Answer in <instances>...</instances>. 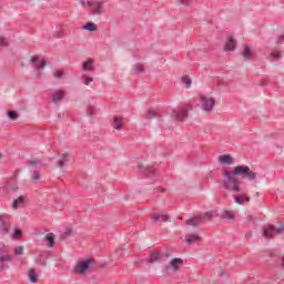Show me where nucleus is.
Here are the masks:
<instances>
[{
	"instance_id": "obj_1",
	"label": "nucleus",
	"mask_w": 284,
	"mask_h": 284,
	"mask_svg": "<svg viewBox=\"0 0 284 284\" xmlns=\"http://www.w3.org/2000/svg\"><path fill=\"white\" fill-rule=\"evenodd\" d=\"M222 176V185L226 192H231L232 194H243V189H241V184L236 176L247 179V181H255L256 173L252 171L250 166H236L233 171H223Z\"/></svg>"
},
{
	"instance_id": "obj_2",
	"label": "nucleus",
	"mask_w": 284,
	"mask_h": 284,
	"mask_svg": "<svg viewBox=\"0 0 284 284\" xmlns=\"http://www.w3.org/2000/svg\"><path fill=\"white\" fill-rule=\"evenodd\" d=\"M103 3H105V1H100V2L87 1V6L91 8V14L95 17H101V14H105V9H103Z\"/></svg>"
},
{
	"instance_id": "obj_3",
	"label": "nucleus",
	"mask_w": 284,
	"mask_h": 284,
	"mask_svg": "<svg viewBox=\"0 0 284 284\" xmlns=\"http://www.w3.org/2000/svg\"><path fill=\"white\" fill-rule=\"evenodd\" d=\"M190 110V105L185 104L183 105L180 111L173 110L172 112V119H175V121H185L187 119V111Z\"/></svg>"
},
{
	"instance_id": "obj_4",
	"label": "nucleus",
	"mask_w": 284,
	"mask_h": 284,
	"mask_svg": "<svg viewBox=\"0 0 284 284\" xmlns=\"http://www.w3.org/2000/svg\"><path fill=\"white\" fill-rule=\"evenodd\" d=\"M215 103L216 101H214V98H207V97L201 95V105L204 112H212Z\"/></svg>"
},
{
	"instance_id": "obj_5",
	"label": "nucleus",
	"mask_w": 284,
	"mask_h": 284,
	"mask_svg": "<svg viewBox=\"0 0 284 284\" xmlns=\"http://www.w3.org/2000/svg\"><path fill=\"white\" fill-rule=\"evenodd\" d=\"M138 170L141 172V174H144V176H148L149 179H154L156 175V169L152 165L144 166L143 164H138Z\"/></svg>"
},
{
	"instance_id": "obj_6",
	"label": "nucleus",
	"mask_w": 284,
	"mask_h": 284,
	"mask_svg": "<svg viewBox=\"0 0 284 284\" xmlns=\"http://www.w3.org/2000/svg\"><path fill=\"white\" fill-rule=\"evenodd\" d=\"M275 235H276V226L272 224H267L262 227L263 239H274Z\"/></svg>"
},
{
	"instance_id": "obj_7",
	"label": "nucleus",
	"mask_w": 284,
	"mask_h": 284,
	"mask_svg": "<svg viewBox=\"0 0 284 284\" xmlns=\"http://www.w3.org/2000/svg\"><path fill=\"white\" fill-rule=\"evenodd\" d=\"M0 232L2 234H10V216L0 215Z\"/></svg>"
},
{
	"instance_id": "obj_8",
	"label": "nucleus",
	"mask_w": 284,
	"mask_h": 284,
	"mask_svg": "<svg viewBox=\"0 0 284 284\" xmlns=\"http://www.w3.org/2000/svg\"><path fill=\"white\" fill-rule=\"evenodd\" d=\"M65 97V91L63 89L59 88L55 91L51 93V99L53 103H59V101H63Z\"/></svg>"
},
{
	"instance_id": "obj_9",
	"label": "nucleus",
	"mask_w": 284,
	"mask_h": 284,
	"mask_svg": "<svg viewBox=\"0 0 284 284\" xmlns=\"http://www.w3.org/2000/svg\"><path fill=\"white\" fill-rule=\"evenodd\" d=\"M90 260H84L75 267V272H79V274H85V272H88V270L90 268Z\"/></svg>"
},
{
	"instance_id": "obj_10",
	"label": "nucleus",
	"mask_w": 284,
	"mask_h": 284,
	"mask_svg": "<svg viewBox=\"0 0 284 284\" xmlns=\"http://www.w3.org/2000/svg\"><path fill=\"white\" fill-rule=\"evenodd\" d=\"M152 221L153 223H156V221H161L162 223H170V215L154 213L152 215Z\"/></svg>"
},
{
	"instance_id": "obj_11",
	"label": "nucleus",
	"mask_w": 284,
	"mask_h": 284,
	"mask_svg": "<svg viewBox=\"0 0 284 284\" xmlns=\"http://www.w3.org/2000/svg\"><path fill=\"white\" fill-rule=\"evenodd\" d=\"M183 263V260L182 258H179V257H175V258H172L169 263V266H166V270H172V272H176L179 270L178 265H182Z\"/></svg>"
},
{
	"instance_id": "obj_12",
	"label": "nucleus",
	"mask_w": 284,
	"mask_h": 284,
	"mask_svg": "<svg viewBox=\"0 0 284 284\" xmlns=\"http://www.w3.org/2000/svg\"><path fill=\"white\" fill-rule=\"evenodd\" d=\"M236 48V41L234 40V37L230 36L229 40L224 47L225 52H233Z\"/></svg>"
},
{
	"instance_id": "obj_13",
	"label": "nucleus",
	"mask_w": 284,
	"mask_h": 284,
	"mask_svg": "<svg viewBox=\"0 0 284 284\" xmlns=\"http://www.w3.org/2000/svg\"><path fill=\"white\" fill-rule=\"evenodd\" d=\"M186 245H193V243H199L201 236L199 234H189L185 236Z\"/></svg>"
},
{
	"instance_id": "obj_14",
	"label": "nucleus",
	"mask_w": 284,
	"mask_h": 284,
	"mask_svg": "<svg viewBox=\"0 0 284 284\" xmlns=\"http://www.w3.org/2000/svg\"><path fill=\"white\" fill-rule=\"evenodd\" d=\"M31 63H34L36 70H39L40 68H45V65H48V61L45 60L39 62V57H32Z\"/></svg>"
},
{
	"instance_id": "obj_15",
	"label": "nucleus",
	"mask_w": 284,
	"mask_h": 284,
	"mask_svg": "<svg viewBox=\"0 0 284 284\" xmlns=\"http://www.w3.org/2000/svg\"><path fill=\"white\" fill-rule=\"evenodd\" d=\"M123 121L124 119L122 116L116 115L113 120V128L114 130H123Z\"/></svg>"
},
{
	"instance_id": "obj_16",
	"label": "nucleus",
	"mask_w": 284,
	"mask_h": 284,
	"mask_svg": "<svg viewBox=\"0 0 284 284\" xmlns=\"http://www.w3.org/2000/svg\"><path fill=\"white\" fill-rule=\"evenodd\" d=\"M19 190V186L17 184H7L4 187H2V192L6 194H14Z\"/></svg>"
},
{
	"instance_id": "obj_17",
	"label": "nucleus",
	"mask_w": 284,
	"mask_h": 284,
	"mask_svg": "<svg viewBox=\"0 0 284 284\" xmlns=\"http://www.w3.org/2000/svg\"><path fill=\"white\" fill-rule=\"evenodd\" d=\"M82 69L85 72H92V70H94V62L92 61V59H89V60L84 61L82 63Z\"/></svg>"
},
{
	"instance_id": "obj_18",
	"label": "nucleus",
	"mask_w": 284,
	"mask_h": 284,
	"mask_svg": "<svg viewBox=\"0 0 284 284\" xmlns=\"http://www.w3.org/2000/svg\"><path fill=\"white\" fill-rule=\"evenodd\" d=\"M234 199H235V203H237L239 205H243V203H250V197H243V193L241 194H234L232 193Z\"/></svg>"
},
{
	"instance_id": "obj_19",
	"label": "nucleus",
	"mask_w": 284,
	"mask_h": 284,
	"mask_svg": "<svg viewBox=\"0 0 284 284\" xmlns=\"http://www.w3.org/2000/svg\"><path fill=\"white\" fill-rule=\"evenodd\" d=\"M220 163H222V165H232V163H234V159L227 154H224L220 156Z\"/></svg>"
},
{
	"instance_id": "obj_20",
	"label": "nucleus",
	"mask_w": 284,
	"mask_h": 284,
	"mask_svg": "<svg viewBox=\"0 0 284 284\" xmlns=\"http://www.w3.org/2000/svg\"><path fill=\"white\" fill-rule=\"evenodd\" d=\"M221 219L223 221H234V212L224 210L222 211Z\"/></svg>"
},
{
	"instance_id": "obj_21",
	"label": "nucleus",
	"mask_w": 284,
	"mask_h": 284,
	"mask_svg": "<svg viewBox=\"0 0 284 284\" xmlns=\"http://www.w3.org/2000/svg\"><path fill=\"white\" fill-rule=\"evenodd\" d=\"M161 116V112L154 110V109H149L146 113V119L152 120V119H159Z\"/></svg>"
},
{
	"instance_id": "obj_22",
	"label": "nucleus",
	"mask_w": 284,
	"mask_h": 284,
	"mask_svg": "<svg viewBox=\"0 0 284 284\" xmlns=\"http://www.w3.org/2000/svg\"><path fill=\"white\" fill-rule=\"evenodd\" d=\"M26 203V197L23 195H20L17 200L13 201L12 207L13 210H17L18 207H21Z\"/></svg>"
},
{
	"instance_id": "obj_23",
	"label": "nucleus",
	"mask_w": 284,
	"mask_h": 284,
	"mask_svg": "<svg viewBox=\"0 0 284 284\" xmlns=\"http://www.w3.org/2000/svg\"><path fill=\"white\" fill-rule=\"evenodd\" d=\"M28 278L30 283H37V278H39V274H37V271H34V268L29 270Z\"/></svg>"
},
{
	"instance_id": "obj_24",
	"label": "nucleus",
	"mask_w": 284,
	"mask_h": 284,
	"mask_svg": "<svg viewBox=\"0 0 284 284\" xmlns=\"http://www.w3.org/2000/svg\"><path fill=\"white\" fill-rule=\"evenodd\" d=\"M48 247H54V233H48L44 237Z\"/></svg>"
},
{
	"instance_id": "obj_25",
	"label": "nucleus",
	"mask_w": 284,
	"mask_h": 284,
	"mask_svg": "<svg viewBox=\"0 0 284 284\" xmlns=\"http://www.w3.org/2000/svg\"><path fill=\"white\" fill-rule=\"evenodd\" d=\"M242 54L246 61H248V59H252V57L254 55V53H252V50L250 49V45H244Z\"/></svg>"
},
{
	"instance_id": "obj_26",
	"label": "nucleus",
	"mask_w": 284,
	"mask_h": 284,
	"mask_svg": "<svg viewBox=\"0 0 284 284\" xmlns=\"http://www.w3.org/2000/svg\"><path fill=\"white\" fill-rule=\"evenodd\" d=\"M186 225H191L192 227H199V225H201V219L192 217L186 221Z\"/></svg>"
},
{
	"instance_id": "obj_27",
	"label": "nucleus",
	"mask_w": 284,
	"mask_h": 284,
	"mask_svg": "<svg viewBox=\"0 0 284 284\" xmlns=\"http://www.w3.org/2000/svg\"><path fill=\"white\" fill-rule=\"evenodd\" d=\"M83 30H88V32H97V24H94V22H88L84 24Z\"/></svg>"
},
{
	"instance_id": "obj_28",
	"label": "nucleus",
	"mask_w": 284,
	"mask_h": 284,
	"mask_svg": "<svg viewBox=\"0 0 284 284\" xmlns=\"http://www.w3.org/2000/svg\"><path fill=\"white\" fill-rule=\"evenodd\" d=\"M159 252H152L150 256L146 258V263H154V261H159Z\"/></svg>"
},
{
	"instance_id": "obj_29",
	"label": "nucleus",
	"mask_w": 284,
	"mask_h": 284,
	"mask_svg": "<svg viewBox=\"0 0 284 284\" xmlns=\"http://www.w3.org/2000/svg\"><path fill=\"white\" fill-rule=\"evenodd\" d=\"M182 83H184V85H186L187 89L191 88L192 85V79H190V77L187 75H183L181 79Z\"/></svg>"
},
{
	"instance_id": "obj_30",
	"label": "nucleus",
	"mask_w": 284,
	"mask_h": 284,
	"mask_svg": "<svg viewBox=\"0 0 284 284\" xmlns=\"http://www.w3.org/2000/svg\"><path fill=\"white\" fill-rule=\"evenodd\" d=\"M63 77H65V71H63V70H57L53 72L54 79H63Z\"/></svg>"
},
{
	"instance_id": "obj_31",
	"label": "nucleus",
	"mask_w": 284,
	"mask_h": 284,
	"mask_svg": "<svg viewBox=\"0 0 284 284\" xmlns=\"http://www.w3.org/2000/svg\"><path fill=\"white\" fill-rule=\"evenodd\" d=\"M81 79L82 81H84V85H90L94 81V79L88 77V74L85 73L82 74Z\"/></svg>"
},
{
	"instance_id": "obj_32",
	"label": "nucleus",
	"mask_w": 284,
	"mask_h": 284,
	"mask_svg": "<svg viewBox=\"0 0 284 284\" xmlns=\"http://www.w3.org/2000/svg\"><path fill=\"white\" fill-rule=\"evenodd\" d=\"M0 263H12V255H0Z\"/></svg>"
},
{
	"instance_id": "obj_33",
	"label": "nucleus",
	"mask_w": 284,
	"mask_h": 284,
	"mask_svg": "<svg viewBox=\"0 0 284 284\" xmlns=\"http://www.w3.org/2000/svg\"><path fill=\"white\" fill-rule=\"evenodd\" d=\"M216 211H207L203 214V219H206V221H212L214 214Z\"/></svg>"
},
{
	"instance_id": "obj_34",
	"label": "nucleus",
	"mask_w": 284,
	"mask_h": 284,
	"mask_svg": "<svg viewBox=\"0 0 284 284\" xmlns=\"http://www.w3.org/2000/svg\"><path fill=\"white\" fill-rule=\"evenodd\" d=\"M97 112V106L94 105H89L88 109H87V114L89 116H94V113Z\"/></svg>"
},
{
	"instance_id": "obj_35",
	"label": "nucleus",
	"mask_w": 284,
	"mask_h": 284,
	"mask_svg": "<svg viewBox=\"0 0 284 284\" xmlns=\"http://www.w3.org/2000/svg\"><path fill=\"white\" fill-rule=\"evenodd\" d=\"M68 162V155L63 154L62 158L58 161V166L63 168L65 163Z\"/></svg>"
},
{
	"instance_id": "obj_36",
	"label": "nucleus",
	"mask_w": 284,
	"mask_h": 284,
	"mask_svg": "<svg viewBox=\"0 0 284 284\" xmlns=\"http://www.w3.org/2000/svg\"><path fill=\"white\" fill-rule=\"evenodd\" d=\"M72 234V229H65L63 234L60 236L61 241H65L67 236H70Z\"/></svg>"
},
{
	"instance_id": "obj_37",
	"label": "nucleus",
	"mask_w": 284,
	"mask_h": 284,
	"mask_svg": "<svg viewBox=\"0 0 284 284\" xmlns=\"http://www.w3.org/2000/svg\"><path fill=\"white\" fill-rule=\"evenodd\" d=\"M8 116L11 121H17V119H19V114L16 111H9Z\"/></svg>"
},
{
	"instance_id": "obj_38",
	"label": "nucleus",
	"mask_w": 284,
	"mask_h": 284,
	"mask_svg": "<svg viewBox=\"0 0 284 284\" xmlns=\"http://www.w3.org/2000/svg\"><path fill=\"white\" fill-rule=\"evenodd\" d=\"M11 236H12V239H21V230L14 227L13 234Z\"/></svg>"
},
{
	"instance_id": "obj_39",
	"label": "nucleus",
	"mask_w": 284,
	"mask_h": 284,
	"mask_svg": "<svg viewBox=\"0 0 284 284\" xmlns=\"http://www.w3.org/2000/svg\"><path fill=\"white\" fill-rule=\"evenodd\" d=\"M270 57L273 58V61H278L281 59V54L277 51H272Z\"/></svg>"
},
{
	"instance_id": "obj_40",
	"label": "nucleus",
	"mask_w": 284,
	"mask_h": 284,
	"mask_svg": "<svg viewBox=\"0 0 284 284\" xmlns=\"http://www.w3.org/2000/svg\"><path fill=\"white\" fill-rule=\"evenodd\" d=\"M23 254V246H17L14 248V255L16 256H21Z\"/></svg>"
},
{
	"instance_id": "obj_41",
	"label": "nucleus",
	"mask_w": 284,
	"mask_h": 284,
	"mask_svg": "<svg viewBox=\"0 0 284 284\" xmlns=\"http://www.w3.org/2000/svg\"><path fill=\"white\" fill-rule=\"evenodd\" d=\"M179 6H190L192 0H176Z\"/></svg>"
},
{
	"instance_id": "obj_42",
	"label": "nucleus",
	"mask_w": 284,
	"mask_h": 284,
	"mask_svg": "<svg viewBox=\"0 0 284 284\" xmlns=\"http://www.w3.org/2000/svg\"><path fill=\"white\" fill-rule=\"evenodd\" d=\"M31 179H32V181H34V183H37V181H39V179H41L39 171H34Z\"/></svg>"
},
{
	"instance_id": "obj_43",
	"label": "nucleus",
	"mask_w": 284,
	"mask_h": 284,
	"mask_svg": "<svg viewBox=\"0 0 284 284\" xmlns=\"http://www.w3.org/2000/svg\"><path fill=\"white\" fill-rule=\"evenodd\" d=\"M0 252L8 254V252H9L8 246H6V244H0Z\"/></svg>"
},
{
	"instance_id": "obj_44",
	"label": "nucleus",
	"mask_w": 284,
	"mask_h": 284,
	"mask_svg": "<svg viewBox=\"0 0 284 284\" xmlns=\"http://www.w3.org/2000/svg\"><path fill=\"white\" fill-rule=\"evenodd\" d=\"M0 45H2V47H8V39H6V38H0Z\"/></svg>"
},
{
	"instance_id": "obj_45",
	"label": "nucleus",
	"mask_w": 284,
	"mask_h": 284,
	"mask_svg": "<svg viewBox=\"0 0 284 284\" xmlns=\"http://www.w3.org/2000/svg\"><path fill=\"white\" fill-rule=\"evenodd\" d=\"M28 165L37 168V165H39V162H37V161H28Z\"/></svg>"
},
{
	"instance_id": "obj_46",
	"label": "nucleus",
	"mask_w": 284,
	"mask_h": 284,
	"mask_svg": "<svg viewBox=\"0 0 284 284\" xmlns=\"http://www.w3.org/2000/svg\"><path fill=\"white\" fill-rule=\"evenodd\" d=\"M283 41H284V36L277 37V39H276V43H277V44L283 43Z\"/></svg>"
},
{
	"instance_id": "obj_47",
	"label": "nucleus",
	"mask_w": 284,
	"mask_h": 284,
	"mask_svg": "<svg viewBox=\"0 0 284 284\" xmlns=\"http://www.w3.org/2000/svg\"><path fill=\"white\" fill-rule=\"evenodd\" d=\"M136 72H143V67H141V64H136Z\"/></svg>"
},
{
	"instance_id": "obj_48",
	"label": "nucleus",
	"mask_w": 284,
	"mask_h": 284,
	"mask_svg": "<svg viewBox=\"0 0 284 284\" xmlns=\"http://www.w3.org/2000/svg\"><path fill=\"white\" fill-rule=\"evenodd\" d=\"M6 270V264L3 262H0V272H3Z\"/></svg>"
},
{
	"instance_id": "obj_49",
	"label": "nucleus",
	"mask_w": 284,
	"mask_h": 284,
	"mask_svg": "<svg viewBox=\"0 0 284 284\" xmlns=\"http://www.w3.org/2000/svg\"><path fill=\"white\" fill-rule=\"evenodd\" d=\"M283 225H281L278 229H276V234H281V232H283Z\"/></svg>"
},
{
	"instance_id": "obj_50",
	"label": "nucleus",
	"mask_w": 284,
	"mask_h": 284,
	"mask_svg": "<svg viewBox=\"0 0 284 284\" xmlns=\"http://www.w3.org/2000/svg\"><path fill=\"white\" fill-rule=\"evenodd\" d=\"M36 263H41V255H39L38 257H36Z\"/></svg>"
},
{
	"instance_id": "obj_51",
	"label": "nucleus",
	"mask_w": 284,
	"mask_h": 284,
	"mask_svg": "<svg viewBox=\"0 0 284 284\" xmlns=\"http://www.w3.org/2000/svg\"><path fill=\"white\" fill-rule=\"evenodd\" d=\"M40 265H42V267H45V265H47L45 260L41 261V262H40Z\"/></svg>"
},
{
	"instance_id": "obj_52",
	"label": "nucleus",
	"mask_w": 284,
	"mask_h": 284,
	"mask_svg": "<svg viewBox=\"0 0 284 284\" xmlns=\"http://www.w3.org/2000/svg\"><path fill=\"white\" fill-rule=\"evenodd\" d=\"M206 179H212V172L206 175Z\"/></svg>"
},
{
	"instance_id": "obj_53",
	"label": "nucleus",
	"mask_w": 284,
	"mask_h": 284,
	"mask_svg": "<svg viewBox=\"0 0 284 284\" xmlns=\"http://www.w3.org/2000/svg\"><path fill=\"white\" fill-rule=\"evenodd\" d=\"M81 6H85V0H80Z\"/></svg>"
},
{
	"instance_id": "obj_54",
	"label": "nucleus",
	"mask_w": 284,
	"mask_h": 284,
	"mask_svg": "<svg viewBox=\"0 0 284 284\" xmlns=\"http://www.w3.org/2000/svg\"><path fill=\"white\" fill-rule=\"evenodd\" d=\"M246 220H247V221H252V215H247V216H246Z\"/></svg>"
},
{
	"instance_id": "obj_55",
	"label": "nucleus",
	"mask_w": 284,
	"mask_h": 284,
	"mask_svg": "<svg viewBox=\"0 0 284 284\" xmlns=\"http://www.w3.org/2000/svg\"><path fill=\"white\" fill-rule=\"evenodd\" d=\"M37 77H38V79H39V78L41 77V72H38V73H37Z\"/></svg>"
},
{
	"instance_id": "obj_56",
	"label": "nucleus",
	"mask_w": 284,
	"mask_h": 284,
	"mask_svg": "<svg viewBox=\"0 0 284 284\" xmlns=\"http://www.w3.org/2000/svg\"><path fill=\"white\" fill-rule=\"evenodd\" d=\"M282 267H284V257H283V260H282Z\"/></svg>"
},
{
	"instance_id": "obj_57",
	"label": "nucleus",
	"mask_w": 284,
	"mask_h": 284,
	"mask_svg": "<svg viewBox=\"0 0 284 284\" xmlns=\"http://www.w3.org/2000/svg\"><path fill=\"white\" fill-rule=\"evenodd\" d=\"M3 154L0 152V159H2Z\"/></svg>"
},
{
	"instance_id": "obj_58",
	"label": "nucleus",
	"mask_w": 284,
	"mask_h": 284,
	"mask_svg": "<svg viewBox=\"0 0 284 284\" xmlns=\"http://www.w3.org/2000/svg\"><path fill=\"white\" fill-rule=\"evenodd\" d=\"M187 59H190V53L186 54Z\"/></svg>"
},
{
	"instance_id": "obj_59",
	"label": "nucleus",
	"mask_w": 284,
	"mask_h": 284,
	"mask_svg": "<svg viewBox=\"0 0 284 284\" xmlns=\"http://www.w3.org/2000/svg\"><path fill=\"white\" fill-rule=\"evenodd\" d=\"M265 57H266V58H270V55H268V54H265Z\"/></svg>"
},
{
	"instance_id": "obj_60",
	"label": "nucleus",
	"mask_w": 284,
	"mask_h": 284,
	"mask_svg": "<svg viewBox=\"0 0 284 284\" xmlns=\"http://www.w3.org/2000/svg\"><path fill=\"white\" fill-rule=\"evenodd\" d=\"M180 221H181V219H183V217H178Z\"/></svg>"
}]
</instances>
